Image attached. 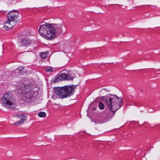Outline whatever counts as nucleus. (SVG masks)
<instances>
[{
	"label": "nucleus",
	"instance_id": "f8f14e48",
	"mask_svg": "<svg viewBox=\"0 0 160 160\" xmlns=\"http://www.w3.org/2000/svg\"><path fill=\"white\" fill-rule=\"evenodd\" d=\"M98 107L100 109H103L104 108V105L102 102H99Z\"/></svg>",
	"mask_w": 160,
	"mask_h": 160
},
{
	"label": "nucleus",
	"instance_id": "1a4fd4ad",
	"mask_svg": "<svg viewBox=\"0 0 160 160\" xmlns=\"http://www.w3.org/2000/svg\"><path fill=\"white\" fill-rule=\"evenodd\" d=\"M67 74L62 73L56 79L55 82H57L60 80H62L63 79L66 80L67 78Z\"/></svg>",
	"mask_w": 160,
	"mask_h": 160
},
{
	"label": "nucleus",
	"instance_id": "7ed1b4c3",
	"mask_svg": "<svg viewBox=\"0 0 160 160\" xmlns=\"http://www.w3.org/2000/svg\"><path fill=\"white\" fill-rule=\"evenodd\" d=\"M18 93L22 96L23 100L28 102L34 99L38 94L36 91L31 89L30 86L27 85L22 84L18 90Z\"/></svg>",
	"mask_w": 160,
	"mask_h": 160
},
{
	"label": "nucleus",
	"instance_id": "2eb2a0df",
	"mask_svg": "<svg viewBox=\"0 0 160 160\" xmlns=\"http://www.w3.org/2000/svg\"><path fill=\"white\" fill-rule=\"evenodd\" d=\"M23 67H22V66H21V67H19L18 68V70L19 71H21L23 70Z\"/></svg>",
	"mask_w": 160,
	"mask_h": 160
},
{
	"label": "nucleus",
	"instance_id": "f03ea898",
	"mask_svg": "<svg viewBox=\"0 0 160 160\" xmlns=\"http://www.w3.org/2000/svg\"><path fill=\"white\" fill-rule=\"evenodd\" d=\"M101 98L107 107L113 112H115L121 107L123 102L121 98L115 95L110 94L102 97Z\"/></svg>",
	"mask_w": 160,
	"mask_h": 160
},
{
	"label": "nucleus",
	"instance_id": "6e6552de",
	"mask_svg": "<svg viewBox=\"0 0 160 160\" xmlns=\"http://www.w3.org/2000/svg\"><path fill=\"white\" fill-rule=\"evenodd\" d=\"M16 116L17 118L20 119L18 122H16L14 124V125H16L17 126L22 125L23 123L25 121L27 120V117L23 114H20L17 115Z\"/></svg>",
	"mask_w": 160,
	"mask_h": 160
},
{
	"label": "nucleus",
	"instance_id": "9b49d317",
	"mask_svg": "<svg viewBox=\"0 0 160 160\" xmlns=\"http://www.w3.org/2000/svg\"><path fill=\"white\" fill-rule=\"evenodd\" d=\"M48 52H42L41 54V56L42 58H45L47 56Z\"/></svg>",
	"mask_w": 160,
	"mask_h": 160
},
{
	"label": "nucleus",
	"instance_id": "9d476101",
	"mask_svg": "<svg viewBox=\"0 0 160 160\" xmlns=\"http://www.w3.org/2000/svg\"><path fill=\"white\" fill-rule=\"evenodd\" d=\"M38 115L40 117H45L46 116V114L44 112H41L38 113Z\"/></svg>",
	"mask_w": 160,
	"mask_h": 160
},
{
	"label": "nucleus",
	"instance_id": "4468645a",
	"mask_svg": "<svg viewBox=\"0 0 160 160\" xmlns=\"http://www.w3.org/2000/svg\"><path fill=\"white\" fill-rule=\"evenodd\" d=\"M72 80V78L70 76L68 75L67 74V78H66V80Z\"/></svg>",
	"mask_w": 160,
	"mask_h": 160
},
{
	"label": "nucleus",
	"instance_id": "0eeeda50",
	"mask_svg": "<svg viewBox=\"0 0 160 160\" xmlns=\"http://www.w3.org/2000/svg\"><path fill=\"white\" fill-rule=\"evenodd\" d=\"M32 42V41L30 39L28 38H24L20 41V48L22 49V47H27L30 45Z\"/></svg>",
	"mask_w": 160,
	"mask_h": 160
},
{
	"label": "nucleus",
	"instance_id": "20e7f679",
	"mask_svg": "<svg viewBox=\"0 0 160 160\" xmlns=\"http://www.w3.org/2000/svg\"><path fill=\"white\" fill-rule=\"evenodd\" d=\"M7 20L3 24L4 28L8 30L13 28L19 21L20 18L16 10L10 12L7 14Z\"/></svg>",
	"mask_w": 160,
	"mask_h": 160
},
{
	"label": "nucleus",
	"instance_id": "39448f33",
	"mask_svg": "<svg viewBox=\"0 0 160 160\" xmlns=\"http://www.w3.org/2000/svg\"><path fill=\"white\" fill-rule=\"evenodd\" d=\"M75 86L73 85L67 86L54 89V92L60 98H64L69 97L73 94Z\"/></svg>",
	"mask_w": 160,
	"mask_h": 160
},
{
	"label": "nucleus",
	"instance_id": "423d86ee",
	"mask_svg": "<svg viewBox=\"0 0 160 160\" xmlns=\"http://www.w3.org/2000/svg\"><path fill=\"white\" fill-rule=\"evenodd\" d=\"M1 102L3 106L6 108L14 109L17 105V101L13 94L8 92L2 97Z\"/></svg>",
	"mask_w": 160,
	"mask_h": 160
},
{
	"label": "nucleus",
	"instance_id": "f257e3e1",
	"mask_svg": "<svg viewBox=\"0 0 160 160\" xmlns=\"http://www.w3.org/2000/svg\"><path fill=\"white\" fill-rule=\"evenodd\" d=\"M63 29L65 31L66 27L61 21L57 23H46L41 25L39 32L45 39L52 40L55 38L57 32L61 33Z\"/></svg>",
	"mask_w": 160,
	"mask_h": 160
},
{
	"label": "nucleus",
	"instance_id": "ddd939ff",
	"mask_svg": "<svg viewBox=\"0 0 160 160\" xmlns=\"http://www.w3.org/2000/svg\"><path fill=\"white\" fill-rule=\"evenodd\" d=\"M53 70V69L52 67H48L46 69V71L47 72L49 71H52Z\"/></svg>",
	"mask_w": 160,
	"mask_h": 160
}]
</instances>
